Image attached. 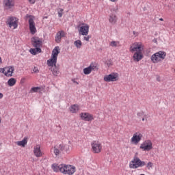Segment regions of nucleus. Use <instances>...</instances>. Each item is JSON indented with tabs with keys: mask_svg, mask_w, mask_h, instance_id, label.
<instances>
[{
	"mask_svg": "<svg viewBox=\"0 0 175 175\" xmlns=\"http://www.w3.org/2000/svg\"><path fill=\"white\" fill-rule=\"evenodd\" d=\"M59 54V46H55L52 51L51 58L47 60L48 66H51V70L53 76H59V65L57 66V59Z\"/></svg>",
	"mask_w": 175,
	"mask_h": 175,
	"instance_id": "f257e3e1",
	"label": "nucleus"
},
{
	"mask_svg": "<svg viewBox=\"0 0 175 175\" xmlns=\"http://www.w3.org/2000/svg\"><path fill=\"white\" fill-rule=\"evenodd\" d=\"M146 166V161H142L137 156H135L133 159L129 163L130 169H137Z\"/></svg>",
	"mask_w": 175,
	"mask_h": 175,
	"instance_id": "f03ea898",
	"label": "nucleus"
},
{
	"mask_svg": "<svg viewBox=\"0 0 175 175\" xmlns=\"http://www.w3.org/2000/svg\"><path fill=\"white\" fill-rule=\"evenodd\" d=\"M159 58L161 59H165V58H166V52L160 51L155 53L151 56V61L153 62V64H158V62L161 61Z\"/></svg>",
	"mask_w": 175,
	"mask_h": 175,
	"instance_id": "7ed1b4c3",
	"label": "nucleus"
},
{
	"mask_svg": "<svg viewBox=\"0 0 175 175\" xmlns=\"http://www.w3.org/2000/svg\"><path fill=\"white\" fill-rule=\"evenodd\" d=\"M63 174L73 175L76 172V167L73 165L64 164Z\"/></svg>",
	"mask_w": 175,
	"mask_h": 175,
	"instance_id": "20e7f679",
	"label": "nucleus"
},
{
	"mask_svg": "<svg viewBox=\"0 0 175 175\" xmlns=\"http://www.w3.org/2000/svg\"><path fill=\"white\" fill-rule=\"evenodd\" d=\"M18 21L17 20V18H16V17H10L6 22L8 27L10 28H12V27H13L14 29H16V28L18 27Z\"/></svg>",
	"mask_w": 175,
	"mask_h": 175,
	"instance_id": "39448f33",
	"label": "nucleus"
},
{
	"mask_svg": "<svg viewBox=\"0 0 175 175\" xmlns=\"http://www.w3.org/2000/svg\"><path fill=\"white\" fill-rule=\"evenodd\" d=\"M139 148L143 151H150L152 150V142L150 140H146L141 144Z\"/></svg>",
	"mask_w": 175,
	"mask_h": 175,
	"instance_id": "423d86ee",
	"label": "nucleus"
},
{
	"mask_svg": "<svg viewBox=\"0 0 175 175\" xmlns=\"http://www.w3.org/2000/svg\"><path fill=\"white\" fill-rule=\"evenodd\" d=\"M31 43L36 49H40L43 46V42L39 37H33L31 38Z\"/></svg>",
	"mask_w": 175,
	"mask_h": 175,
	"instance_id": "0eeeda50",
	"label": "nucleus"
},
{
	"mask_svg": "<svg viewBox=\"0 0 175 175\" xmlns=\"http://www.w3.org/2000/svg\"><path fill=\"white\" fill-rule=\"evenodd\" d=\"M92 148L95 154H99L102 150V144L98 141H94L92 144Z\"/></svg>",
	"mask_w": 175,
	"mask_h": 175,
	"instance_id": "6e6552de",
	"label": "nucleus"
},
{
	"mask_svg": "<svg viewBox=\"0 0 175 175\" xmlns=\"http://www.w3.org/2000/svg\"><path fill=\"white\" fill-rule=\"evenodd\" d=\"M104 80L107 82L118 81V73L112 72L110 75L105 76L104 77Z\"/></svg>",
	"mask_w": 175,
	"mask_h": 175,
	"instance_id": "1a4fd4ad",
	"label": "nucleus"
},
{
	"mask_svg": "<svg viewBox=\"0 0 175 175\" xmlns=\"http://www.w3.org/2000/svg\"><path fill=\"white\" fill-rule=\"evenodd\" d=\"M26 17H29V29L30 32L32 35H35L36 33V27H35V22L33 21V19L31 18L30 15L27 14Z\"/></svg>",
	"mask_w": 175,
	"mask_h": 175,
	"instance_id": "9d476101",
	"label": "nucleus"
},
{
	"mask_svg": "<svg viewBox=\"0 0 175 175\" xmlns=\"http://www.w3.org/2000/svg\"><path fill=\"white\" fill-rule=\"evenodd\" d=\"M80 117L81 118V120H83V121H92V120H94V116L91 115L90 113H81L80 114Z\"/></svg>",
	"mask_w": 175,
	"mask_h": 175,
	"instance_id": "9b49d317",
	"label": "nucleus"
},
{
	"mask_svg": "<svg viewBox=\"0 0 175 175\" xmlns=\"http://www.w3.org/2000/svg\"><path fill=\"white\" fill-rule=\"evenodd\" d=\"M98 67L94 63H91L88 67L83 69V73L84 75H90L92 70H98Z\"/></svg>",
	"mask_w": 175,
	"mask_h": 175,
	"instance_id": "f8f14e48",
	"label": "nucleus"
},
{
	"mask_svg": "<svg viewBox=\"0 0 175 175\" xmlns=\"http://www.w3.org/2000/svg\"><path fill=\"white\" fill-rule=\"evenodd\" d=\"M88 32H90V25L87 24L79 28V33L83 35V36H87V35H88Z\"/></svg>",
	"mask_w": 175,
	"mask_h": 175,
	"instance_id": "ddd939ff",
	"label": "nucleus"
},
{
	"mask_svg": "<svg viewBox=\"0 0 175 175\" xmlns=\"http://www.w3.org/2000/svg\"><path fill=\"white\" fill-rule=\"evenodd\" d=\"M142 137H143V135L142 133H135L131 138V142L135 143V144H137V143L142 140Z\"/></svg>",
	"mask_w": 175,
	"mask_h": 175,
	"instance_id": "4468645a",
	"label": "nucleus"
},
{
	"mask_svg": "<svg viewBox=\"0 0 175 175\" xmlns=\"http://www.w3.org/2000/svg\"><path fill=\"white\" fill-rule=\"evenodd\" d=\"M13 73H14V66L5 67V72H4V75L6 76V77H12V76H13Z\"/></svg>",
	"mask_w": 175,
	"mask_h": 175,
	"instance_id": "2eb2a0df",
	"label": "nucleus"
},
{
	"mask_svg": "<svg viewBox=\"0 0 175 175\" xmlns=\"http://www.w3.org/2000/svg\"><path fill=\"white\" fill-rule=\"evenodd\" d=\"M143 50V48H142V45L139 44L137 43L133 44L131 47H130V51L131 53H135V51L137 52H142Z\"/></svg>",
	"mask_w": 175,
	"mask_h": 175,
	"instance_id": "dca6fc26",
	"label": "nucleus"
},
{
	"mask_svg": "<svg viewBox=\"0 0 175 175\" xmlns=\"http://www.w3.org/2000/svg\"><path fill=\"white\" fill-rule=\"evenodd\" d=\"M70 144V142H68V144L64 146L62 144L61 148L62 149L63 154H69V152H70V150L72 149Z\"/></svg>",
	"mask_w": 175,
	"mask_h": 175,
	"instance_id": "f3484780",
	"label": "nucleus"
},
{
	"mask_svg": "<svg viewBox=\"0 0 175 175\" xmlns=\"http://www.w3.org/2000/svg\"><path fill=\"white\" fill-rule=\"evenodd\" d=\"M3 4L6 9H12L14 6V0H3Z\"/></svg>",
	"mask_w": 175,
	"mask_h": 175,
	"instance_id": "a211bd4d",
	"label": "nucleus"
},
{
	"mask_svg": "<svg viewBox=\"0 0 175 175\" xmlns=\"http://www.w3.org/2000/svg\"><path fill=\"white\" fill-rule=\"evenodd\" d=\"M53 172H60L61 173H62V170H63V167H65V166L64 165V164H53L51 166Z\"/></svg>",
	"mask_w": 175,
	"mask_h": 175,
	"instance_id": "6ab92c4d",
	"label": "nucleus"
},
{
	"mask_svg": "<svg viewBox=\"0 0 175 175\" xmlns=\"http://www.w3.org/2000/svg\"><path fill=\"white\" fill-rule=\"evenodd\" d=\"M62 144L55 145L53 148V152L56 157H59L61 155V152H62V149L61 148Z\"/></svg>",
	"mask_w": 175,
	"mask_h": 175,
	"instance_id": "aec40b11",
	"label": "nucleus"
},
{
	"mask_svg": "<svg viewBox=\"0 0 175 175\" xmlns=\"http://www.w3.org/2000/svg\"><path fill=\"white\" fill-rule=\"evenodd\" d=\"M65 36V31H60L57 32L55 36V42L57 43H59L61 42V39Z\"/></svg>",
	"mask_w": 175,
	"mask_h": 175,
	"instance_id": "412c9836",
	"label": "nucleus"
},
{
	"mask_svg": "<svg viewBox=\"0 0 175 175\" xmlns=\"http://www.w3.org/2000/svg\"><path fill=\"white\" fill-rule=\"evenodd\" d=\"M133 61L136 62H139V61H141V59H143V55H142L141 52H135L133 56Z\"/></svg>",
	"mask_w": 175,
	"mask_h": 175,
	"instance_id": "4be33fe9",
	"label": "nucleus"
},
{
	"mask_svg": "<svg viewBox=\"0 0 175 175\" xmlns=\"http://www.w3.org/2000/svg\"><path fill=\"white\" fill-rule=\"evenodd\" d=\"M33 153L37 157V158H39L42 157V155H43L42 154V150H40V146L38 145L36 147H34Z\"/></svg>",
	"mask_w": 175,
	"mask_h": 175,
	"instance_id": "5701e85b",
	"label": "nucleus"
},
{
	"mask_svg": "<svg viewBox=\"0 0 175 175\" xmlns=\"http://www.w3.org/2000/svg\"><path fill=\"white\" fill-rule=\"evenodd\" d=\"M28 143V137H25L22 141H18L16 142L17 146H21L25 147V145Z\"/></svg>",
	"mask_w": 175,
	"mask_h": 175,
	"instance_id": "b1692460",
	"label": "nucleus"
},
{
	"mask_svg": "<svg viewBox=\"0 0 175 175\" xmlns=\"http://www.w3.org/2000/svg\"><path fill=\"white\" fill-rule=\"evenodd\" d=\"M109 21L111 24H116L117 23V16L115 14H111L109 16Z\"/></svg>",
	"mask_w": 175,
	"mask_h": 175,
	"instance_id": "393cba45",
	"label": "nucleus"
},
{
	"mask_svg": "<svg viewBox=\"0 0 175 175\" xmlns=\"http://www.w3.org/2000/svg\"><path fill=\"white\" fill-rule=\"evenodd\" d=\"M30 53L33 55H36L38 53H42V49L40 48L31 49Z\"/></svg>",
	"mask_w": 175,
	"mask_h": 175,
	"instance_id": "a878e982",
	"label": "nucleus"
},
{
	"mask_svg": "<svg viewBox=\"0 0 175 175\" xmlns=\"http://www.w3.org/2000/svg\"><path fill=\"white\" fill-rule=\"evenodd\" d=\"M70 111L71 113H77V111H79V105L76 104L72 105L70 108Z\"/></svg>",
	"mask_w": 175,
	"mask_h": 175,
	"instance_id": "bb28decb",
	"label": "nucleus"
},
{
	"mask_svg": "<svg viewBox=\"0 0 175 175\" xmlns=\"http://www.w3.org/2000/svg\"><path fill=\"white\" fill-rule=\"evenodd\" d=\"M16 81L17 80H16V79L10 78L8 81V84L10 87H13V85L16 84Z\"/></svg>",
	"mask_w": 175,
	"mask_h": 175,
	"instance_id": "cd10ccee",
	"label": "nucleus"
},
{
	"mask_svg": "<svg viewBox=\"0 0 175 175\" xmlns=\"http://www.w3.org/2000/svg\"><path fill=\"white\" fill-rule=\"evenodd\" d=\"M75 46L77 47V49H81V46H83V43L81 42V40H77L74 42Z\"/></svg>",
	"mask_w": 175,
	"mask_h": 175,
	"instance_id": "c85d7f7f",
	"label": "nucleus"
},
{
	"mask_svg": "<svg viewBox=\"0 0 175 175\" xmlns=\"http://www.w3.org/2000/svg\"><path fill=\"white\" fill-rule=\"evenodd\" d=\"M39 90H40V87H33L31 88V89L30 90V92H38Z\"/></svg>",
	"mask_w": 175,
	"mask_h": 175,
	"instance_id": "c756f323",
	"label": "nucleus"
},
{
	"mask_svg": "<svg viewBox=\"0 0 175 175\" xmlns=\"http://www.w3.org/2000/svg\"><path fill=\"white\" fill-rule=\"evenodd\" d=\"M153 165H154V164L152 163V162L149 161V162L147 163V165H146V167H148V170H151V167H152Z\"/></svg>",
	"mask_w": 175,
	"mask_h": 175,
	"instance_id": "7c9ffc66",
	"label": "nucleus"
},
{
	"mask_svg": "<svg viewBox=\"0 0 175 175\" xmlns=\"http://www.w3.org/2000/svg\"><path fill=\"white\" fill-rule=\"evenodd\" d=\"M63 14H64V9L59 8V10H58L59 17H62Z\"/></svg>",
	"mask_w": 175,
	"mask_h": 175,
	"instance_id": "2f4dec72",
	"label": "nucleus"
},
{
	"mask_svg": "<svg viewBox=\"0 0 175 175\" xmlns=\"http://www.w3.org/2000/svg\"><path fill=\"white\" fill-rule=\"evenodd\" d=\"M110 46H111V47H117V42L116 41L111 42Z\"/></svg>",
	"mask_w": 175,
	"mask_h": 175,
	"instance_id": "473e14b6",
	"label": "nucleus"
},
{
	"mask_svg": "<svg viewBox=\"0 0 175 175\" xmlns=\"http://www.w3.org/2000/svg\"><path fill=\"white\" fill-rule=\"evenodd\" d=\"M90 39H91V36L83 37V40H85L86 42H90Z\"/></svg>",
	"mask_w": 175,
	"mask_h": 175,
	"instance_id": "72a5a7b5",
	"label": "nucleus"
},
{
	"mask_svg": "<svg viewBox=\"0 0 175 175\" xmlns=\"http://www.w3.org/2000/svg\"><path fill=\"white\" fill-rule=\"evenodd\" d=\"M6 71V67L2 68H0V72L1 73H3V75H5V72Z\"/></svg>",
	"mask_w": 175,
	"mask_h": 175,
	"instance_id": "f704fd0d",
	"label": "nucleus"
},
{
	"mask_svg": "<svg viewBox=\"0 0 175 175\" xmlns=\"http://www.w3.org/2000/svg\"><path fill=\"white\" fill-rule=\"evenodd\" d=\"M137 115L138 117H143L144 116V112L143 111L138 112Z\"/></svg>",
	"mask_w": 175,
	"mask_h": 175,
	"instance_id": "c9c22d12",
	"label": "nucleus"
},
{
	"mask_svg": "<svg viewBox=\"0 0 175 175\" xmlns=\"http://www.w3.org/2000/svg\"><path fill=\"white\" fill-rule=\"evenodd\" d=\"M33 71L34 73H39V69L37 67H34Z\"/></svg>",
	"mask_w": 175,
	"mask_h": 175,
	"instance_id": "e433bc0d",
	"label": "nucleus"
},
{
	"mask_svg": "<svg viewBox=\"0 0 175 175\" xmlns=\"http://www.w3.org/2000/svg\"><path fill=\"white\" fill-rule=\"evenodd\" d=\"M3 98V94L0 93V99H2Z\"/></svg>",
	"mask_w": 175,
	"mask_h": 175,
	"instance_id": "4c0bfd02",
	"label": "nucleus"
},
{
	"mask_svg": "<svg viewBox=\"0 0 175 175\" xmlns=\"http://www.w3.org/2000/svg\"><path fill=\"white\" fill-rule=\"evenodd\" d=\"M30 3H35V0H29Z\"/></svg>",
	"mask_w": 175,
	"mask_h": 175,
	"instance_id": "58836bf2",
	"label": "nucleus"
},
{
	"mask_svg": "<svg viewBox=\"0 0 175 175\" xmlns=\"http://www.w3.org/2000/svg\"><path fill=\"white\" fill-rule=\"evenodd\" d=\"M157 81H161V79L159 77L157 78Z\"/></svg>",
	"mask_w": 175,
	"mask_h": 175,
	"instance_id": "ea45409f",
	"label": "nucleus"
},
{
	"mask_svg": "<svg viewBox=\"0 0 175 175\" xmlns=\"http://www.w3.org/2000/svg\"><path fill=\"white\" fill-rule=\"evenodd\" d=\"M111 2H117L118 0H110Z\"/></svg>",
	"mask_w": 175,
	"mask_h": 175,
	"instance_id": "a19ab883",
	"label": "nucleus"
},
{
	"mask_svg": "<svg viewBox=\"0 0 175 175\" xmlns=\"http://www.w3.org/2000/svg\"><path fill=\"white\" fill-rule=\"evenodd\" d=\"M2 64V58L0 57V65Z\"/></svg>",
	"mask_w": 175,
	"mask_h": 175,
	"instance_id": "79ce46f5",
	"label": "nucleus"
},
{
	"mask_svg": "<svg viewBox=\"0 0 175 175\" xmlns=\"http://www.w3.org/2000/svg\"><path fill=\"white\" fill-rule=\"evenodd\" d=\"M72 81H73V83H76V84H79V83L77 81H73V80H72Z\"/></svg>",
	"mask_w": 175,
	"mask_h": 175,
	"instance_id": "37998d69",
	"label": "nucleus"
},
{
	"mask_svg": "<svg viewBox=\"0 0 175 175\" xmlns=\"http://www.w3.org/2000/svg\"><path fill=\"white\" fill-rule=\"evenodd\" d=\"M159 21H163V18H159Z\"/></svg>",
	"mask_w": 175,
	"mask_h": 175,
	"instance_id": "c03bdc74",
	"label": "nucleus"
},
{
	"mask_svg": "<svg viewBox=\"0 0 175 175\" xmlns=\"http://www.w3.org/2000/svg\"><path fill=\"white\" fill-rule=\"evenodd\" d=\"M153 42H154V43H157V40H154Z\"/></svg>",
	"mask_w": 175,
	"mask_h": 175,
	"instance_id": "a18cd8bd",
	"label": "nucleus"
},
{
	"mask_svg": "<svg viewBox=\"0 0 175 175\" xmlns=\"http://www.w3.org/2000/svg\"><path fill=\"white\" fill-rule=\"evenodd\" d=\"M146 118H142V121H145Z\"/></svg>",
	"mask_w": 175,
	"mask_h": 175,
	"instance_id": "49530a36",
	"label": "nucleus"
},
{
	"mask_svg": "<svg viewBox=\"0 0 175 175\" xmlns=\"http://www.w3.org/2000/svg\"><path fill=\"white\" fill-rule=\"evenodd\" d=\"M0 124H1V120H0Z\"/></svg>",
	"mask_w": 175,
	"mask_h": 175,
	"instance_id": "de8ad7c7",
	"label": "nucleus"
}]
</instances>
